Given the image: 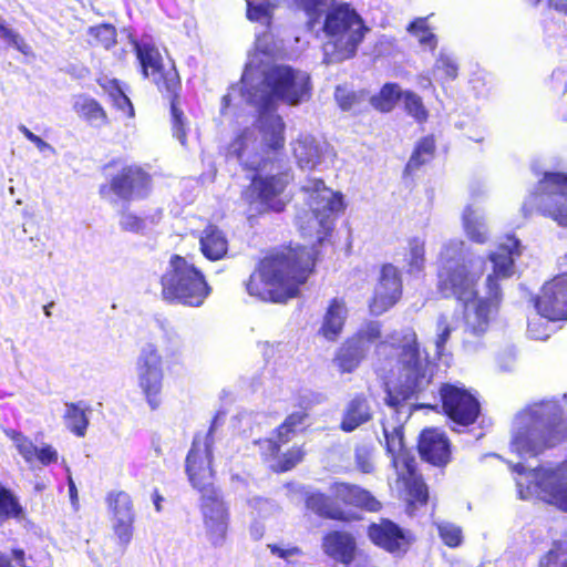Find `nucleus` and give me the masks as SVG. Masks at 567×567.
Masks as SVG:
<instances>
[{"mask_svg": "<svg viewBox=\"0 0 567 567\" xmlns=\"http://www.w3.org/2000/svg\"><path fill=\"white\" fill-rule=\"evenodd\" d=\"M163 95L169 100L173 136L185 146L187 144V121L183 110L178 106L181 90H176L175 93H165Z\"/></svg>", "mask_w": 567, "mask_h": 567, "instance_id": "36", "label": "nucleus"}, {"mask_svg": "<svg viewBox=\"0 0 567 567\" xmlns=\"http://www.w3.org/2000/svg\"><path fill=\"white\" fill-rule=\"evenodd\" d=\"M559 559V553L557 549H550L548 550L545 556L540 560V566L543 567H550L553 565H556Z\"/></svg>", "mask_w": 567, "mask_h": 567, "instance_id": "62", "label": "nucleus"}, {"mask_svg": "<svg viewBox=\"0 0 567 567\" xmlns=\"http://www.w3.org/2000/svg\"><path fill=\"white\" fill-rule=\"evenodd\" d=\"M301 190L307 195L311 214L299 217L298 227L305 238H313L312 247L282 245L268 250L256 264L245 282L249 296L270 303H285L300 293V288L315 272L318 246L330 240L333 214L344 210L343 196L332 192L321 178H309Z\"/></svg>", "mask_w": 567, "mask_h": 567, "instance_id": "1", "label": "nucleus"}, {"mask_svg": "<svg viewBox=\"0 0 567 567\" xmlns=\"http://www.w3.org/2000/svg\"><path fill=\"white\" fill-rule=\"evenodd\" d=\"M256 142L255 132L250 127L239 130L226 147V156L236 158L244 169L257 171L258 167L254 165L250 159L256 156V153L250 152V147Z\"/></svg>", "mask_w": 567, "mask_h": 567, "instance_id": "29", "label": "nucleus"}, {"mask_svg": "<svg viewBox=\"0 0 567 567\" xmlns=\"http://www.w3.org/2000/svg\"><path fill=\"white\" fill-rule=\"evenodd\" d=\"M310 417L309 408L305 406L298 411L289 413L285 420L272 431V437H264L255 441L259 451L267 456H276L281 446L289 443Z\"/></svg>", "mask_w": 567, "mask_h": 567, "instance_id": "20", "label": "nucleus"}, {"mask_svg": "<svg viewBox=\"0 0 567 567\" xmlns=\"http://www.w3.org/2000/svg\"><path fill=\"white\" fill-rule=\"evenodd\" d=\"M382 324L369 321L344 339L334 352L332 362L341 374L354 372L364 361L368 346L380 341Z\"/></svg>", "mask_w": 567, "mask_h": 567, "instance_id": "13", "label": "nucleus"}, {"mask_svg": "<svg viewBox=\"0 0 567 567\" xmlns=\"http://www.w3.org/2000/svg\"><path fill=\"white\" fill-rule=\"evenodd\" d=\"M439 536L450 548L458 547L462 544V529L457 525L451 523H442L437 525Z\"/></svg>", "mask_w": 567, "mask_h": 567, "instance_id": "47", "label": "nucleus"}, {"mask_svg": "<svg viewBox=\"0 0 567 567\" xmlns=\"http://www.w3.org/2000/svg\"><path fill=\"white\" fill-rule=\"evenodd\" d=\"M110 100L112 102V105L117 111H121L125 117L133 118L135 116L133 103L123 90L111 96Z\"/></svg>", "mask_w": 567, "mask_h": 567, "instance_id": "53", "label": "nucleus"}, {"mask_svg": "<svg viewBox=\"0 0 567 567\" xmlns=\"http://www.w3.org/2000/svg\"><path fill=\"white\" fill-rule=\"evenodd\" d=\"M367 536L374 546L395 556L404 555L412 543L411 535L389 518L370 523L367 526Z\"/></svg>", "mask_w": 567, "mask_h": 567, "instance_id": "19", "label": "nucleus"}, {"mask_svg": "<svg viewBox=\"0 0 567 567\" xmlns=\"http://www.w3.org/2000/svg\"><path fill=\"white\" fill-rule=\"evenodd\" d=\"M59 458L58 452L51 445H43L38 449V461L43 465L56 463Z\"/></svg>", "mask_w": 567, "mask_h": 567, "instance_id": "57", "label": "nucleus"}, {"mask_svg": "<svg viewBox=\"0 0 567 567\" xmlns=\"http://www.w3.org/2000/svg\"><path fill=\"white\" fill-rule=\"evenodd\" d=\"M347 313L348 310L344 300L332 298L323 315L319 334L328 341H336L343 331Z\"/></svg>", "mask_w": 567, "mask_h": 567, "instance_id": "28", "label": "nucleus"}, {"mask_svg": "<svg viewBox=\"0 0 567 567\" xmlns=\"http://www.w3.org/2000/svg\"><path fill=\"white\" fill-rule=\"evenodd\" d=\"M199 249L206 259L220 260L228 251L227 237L217 225L208 224L199 237Z\"/></svg>", "mask_w": 567, "mask_h": 567, "instance_id": "30", "label": "nucleus"}, {"mask_svg": "<svg viewBox=\"0 0 567 567\" xmlns=\"http://www.w3.org/2000/svg\"><path fill=\"white\" fill-rule=\"evenodd\" d=\"M87 410L89 406L82 404V402L66 403L65 405V425L73 434L79 437H83L85 435L86 429L89 426V419L86 415Z\"/></svg>", "mask_w": 567, "mask_h": 567, "instance_id": "34", "label": "nucleus"}, {"mask_svg": "<svg viewBox=\"0 0 567 567\" xmlns=\"http://www.w3.org/2000/svg\"><path fill=\"white\" fill-rule=\"evenodd\" d=\"M391 465L395 471L398 483L422 476L416 457L411 450L391 457Z\"/></svg>", "mask_w": 567, "mask_h": 567, "instance_id": "37", "label": "nucleus"}, {"mask_svg": "<svg viewBox=\"0 0 567 567\" xmlns=\"http://www.w3.org/2000/svg\"><path fill=\"white\" fill-rule=\"evenodd\" d=\"M107 511L113 522L112 529L121 546L133 539L135 511L134 503L125 491H111L105 496Z\"/></svg>", "mask_w": 567, "mask_h": 567, "instance_id": "17", "label": "nucleus"}, {"mask_svg": "<svg viewBox=\"0 0 567 567\" xmlns=\"http://www.w3.org/2000/svg\"><path fill=\"white\" fill-rule=\"evenodd\" d=\"M329 492L332 494L333 504L348 511L351 515H355L353 511L378 513L383 507L369 489L357 484L336 481L330 484Z\"/></svg>", "mask_w": 567, "mask_h": 567, "instance_id": "18", "label": "nucleus"}, {"mask_svg": "<svg viewBox=\"0 0 567 567\" xmlns=\"http://www.w3.org/2000/svg\"><path fill=\"white\" fill-rule=\"evenodd\" d=\"M307 17V25L312 29L324 14L322 31L338 49L339 60L355 55L369 28L360 14L349 3L342 2L328 8L329 0H289Z\"/></svg>", "mask_w": 567, "mask_h": 567, "instance_id": "4", "label": "nucleus"}, {"mask_svg": "<svg viewBox=\"0 0 567 567\" xmlns=\"http://www.w3.org/2000/svg\"><path fill=\"white\" fill-rule=\"evenodd\" d=\"M559 268L561 271L547 280L533 298L537 313L551 322L567 321V252Z\"/></svg>", "mask_w": 567, "mask_h": 567, "instance_id": "15", "label": "nucleus"}, {"mask_svg": "<svg viewBox=\"0 0 567 567\" xmlns=\"http://www.w3.org/2000/svg\"><path fill=\"white\" fill-rule=\"evenodd\" d=\"M566 426L560 415L546 422L536 435H522L515 444L519 453L537 456L546 449L554 446L564 436Z\"/></svg>", "mask_w": 567, "mask_h": 567, "instance_id": "22", "label": "nucleus"}, {"mask_svg": "<svg viewBox=\"0 0 567 567\" xmlns=\"http://www.w3.org/2000/svg\"><path fill=\"white\" fill-rule=\"evenodd\" d=\"M425 261V241L420 237L410 238L405 257L406 272L412 275L423 271Z\"/></svg>", "mask_w": 567, "mask_h": 567, "instance_id": "39", "label": "nucleus"}, {"mask_svg": "<svg viewBox=\"0 0 567 567\" xmlns=\"http://www.w3.org/2000/svg\"><path fill=\"white\" fill-rule=\"evenodd\" d=\"M551 496L554 502L564 511H567V483L553 488Z\"/></svg>", "mask_w": 567, "mask_h": 567, "instance_id": "60", "label": "nucleus"}, {"mask_svg": "<svg viewBox=\"0 0 567 567\" xmlns=\"http://www.w3.org/2000/svg\"><path fill=\"white\" fill-rule=\"evenodd\" d=\"M145 220L141 216L131 212L122 213L120 227L123 231L138 234L145 229Z\"/></svg>", "mask_w": 567, "mask_h": 567, "instance_id": "52", "label": "nucleus"}, {"mask_svg": "<svg viewBox=\"0 0 567 567\" xmlns=\"http://www.w3.org/2000/svg\"><path fill=\"white\" fill-rule=\"evenodd\" d=\"M131 43L143 79L151 80L161 94L182 90L175 62L163 54L153 41L133 39Z\"/></svg>", "mask_w": 567, "mask_h": 567, "instance_id": "9", "label": "nucleus"}, {"mask_svg": "<svg viewBox=\"0 0 567 567\" xmlns=\"http://www.w3.org/2000/svg\"><path fill=\"white\" fill-rule=\"evenodd\" d=\"M21 512L22 508L12 492L0 486V523L18 517Z\"/></svg>", "mask_w": 567, "mask_h": 567, "instance_id": "43", "label": "nucleus"}, {"mask_svg": "<svg viewBox=\"0 0 567 567\" xmlns=\"http://www.w3.org/2000/svg\"><path fill=\"white\" fill-rule=\"evenodd\" d=\"M383 435L385 439V451L390 457L408 451L404 442V427L402 424L389 425L382 423Z\"/></svg>", "mask_w": 567, "mask_h": 567, "instance_id": "40", "label": "nucleus"}, {"mask_svg": "<svg viewBox=\"0 0 567 567\" xmlns=\"http://www.w3.org/2000/svg\"><path fill=\"white\" fill-rule=\"evenodd\" d=\"M8 435L16 442L17 447L19 449V451L23 455V457L27 461H30L32 457V451L28 446L27 440L20 433L16 432V431L8 432Z\"/></svg>", "mask_w": 567, "mask_h": 567, "instance_id": "59", "label": "nucleus"}, {"mask_svg": "<svg viewBox=\"0 0 567 567\" xmlns=\"http://www.w3.org/2000/svg\"><path fill=\"white\" fill-rule=\"evenodd\" d=\"M261 457L265 461H272L274 464L271 465V468L275 473H285L288 471L293 470L297 465L303 462L307 451L305 449V445H292L289 447L286 452L280 453L281 450L278 452V455L276 456H267L262 453V451H259Z\"/></svg>", "mask_w": 567, "mask_h": 567, "instance_id": "32", "label": "nucleus"}, {"mask_svg": "<svg viewBox=\"0 0 567 567\" xmlns=\"http://www.w3.org/2000/svg\"><path fill=\"white\" fill-rule=\"evenodd\" d=\"M303 502L307 511L322 519L347 523L358 518L357 515H351L348 511L334 505L331 493L328 495L320 491L307 492Z\"/></svg>", "mask_w": 567, "mask_h": 567, "instance_id": "23", "label": "nucleus"}, {"mask_svg": "<svg viewBox=\"0 0 567 567\" xmlns=\"http://www.w3.org/2000/svg\"><path fill=\"white\" fill-rule=\"evenodd\" d=\"M161 296L171 305L197 308L212 293L204 272L185 257L174 254L159 278Z\"/></svg>", "mask_w": 567, "mask_h": 567, "instance_id": "6", "label": "nucleus"}, {"mask_svg": "<svg viewBox=\"0 0 567 567\" xmlns=\"http://www.w3.org/2000/svg\"><path fill=\"white\" fill-rule=\"evenodd\" d=\"M520 241L514 235H505L495 250L487 255L492 272L485 278V297L478 298V284L483 271L474 269L463 240L447 241L437 257L436 289L445 298H454L465 307L464 323L472 334H484L503 302L501 281L514 274L515 260L520 257Z\"/></svg>", "mask_w": 567, "mask_h": 567, "instance_id": "2", "label": "nucleus"}, {"mask_svg": "<svg viewBox=\"0 0 567 567\" xmlns=\"http://www.w3.org/2000/svg\"><path fill=\"white\" fill-rule=\"evenodd\" d=\"M391 465L395 471L398 483L422 476L416 457L411 450L391 457Z\"/></svg>", "mask_w": 567, "mask_h": 567, "instance_id": "38", "label": "nucleus"}, {"mask_svg": "<svg viewBox=\"0 0 567 567\" xmlns=\"http://www.w3.org/2000/svg\"><path fill=\"white\" fill-rule=\"evenodd\" d=\"M373 417V410L369 396L364 393H355L347 403L340 421V430L350 433L368 423Z\"/></svg>", "mask_w": 567, "mask_h": 567, "instance_id": "26", "label": "nucleus"}, {"mask_svg": "<svg viewBox=\"0 0 567 567\" xmlns=\"http://www.w3.org/2000/svg\"><path fill=\"white\" fill-rule=\"evenodd\" d=\"M0 567H27L24 551L13 549L10 555L0 551Z\"/></svg>", "mask_w": 567, "mask_h": 567, "instance_id": "54", "label": "nucleus"}, {"mask_svg": "<svg viewBox=\"0 0 567 567\" xmlns=\"http://www.w3.org/2000/svg\"><path fill=\"white\" fill-rule=\"evenodd\" d=\"M412 504L425 505L429 502V488L423 476L406 480L400 483Z\"/></svg>", "mask_w": 567, "mask_h": 567, "instance_id": "42", "label": "nucleus"}, {"mask_svg": "<svg viewBox=\"0 0 567 567\" xmlns=\"http://www.w3.org/2000/svg\"><path fill=\"white\" fill-rule=\"evenodd\" d=\"M96 83L107 94L109 97L113 96L114 94L123 90L117 79H107L105 76H100L96 79Z\"/></svg>", "mask_w": 567, "mask_h": 567, "instance_id": "56", "label": "nucleus"}, {"mask_svg": "<svg viewBox=\"0 0 567 567\" xmlns=\"http://www.w3.org/2000/svg\"><path fill=\"white\" fill-rule=\"evenodd\" d=\"M406 29L411 34L417 38L421 44L435 47L436 39L426 22V18H416Z\"/></svg>", "mask_w": 567, "mask_h": 567, "instance_id": "46", "label": "nucleus"}, {"mask_svg": "<svg viewBox=\"0 0 567 567\" xmlns=\"http://www.w3.org/2000/svg\"><path fill=\"white\" fill-rule=\"evenodd\" d=\"M137 384L152 410L162 404L164 388V357L155 344H146L136 362Z\"/></svg>", "mask_w": 567, "mask_h": 567, "instance_id": "14", "label": "nucleus"}, {"mask_svg": "<svg viewBox=\"0 0 567 567\" xmlns=\"http://www.w3.org/2000/svg\"><path fill=\"white\" fill-rule=\"evenodd\" d=\"M439 403H422L420 409L439 411L454 426L468 427L476 423L481 415L478 398L464 385L443 382L439 386Z\"/></svg>", "mask_w": 567, "mask_h": 567, "instance_id": "10", "label": "nucleus"}, {"mask_svg": "<svg viewBox=\"0 0 567 567\" xmlns=\"http://www.w3.org/2000/svg\"><path fill=\"white\" fill-rule=\"evenodd\" d=\"M436 153V138L433 134L421 137L414 145L409 161L406 162L403 175L410 176L425 164L430 163Z\"/></svg>", "mask_w": 567, "mask_h": 567, "instance_id": "31", "label": "nucleus"}, {"mask_svg": "<svg viewBox=\"0 0 567 567\" xmlns=\"http://www.w3.org/2000/svg\"><path fill=\"white\" fill-rule=\"evenodd\" d=\"M401 341V346L391 344L392 348L399 349L395 359L399 381L386 389L385 396V404L396 411L409 400L417 398L433 381L430 362L421 358L415 331L411 329Z\"/></svg>", "mask_w": 567, "mask_h": 567, "instance_id": "5", "label": "nucleus"}, {"mask_svg": "<svg viewBox=\"0 0 567 567\" xmlns=\"http://www.w3.org/2000/svg\"><path fill=\"white\" fill-rule=\"evenodd\" d=\"M213 426L205 435L197 433L186 455L185 470L193 488L200 493V509L208 537L220 545L228 530L229 512L220 492L215 487L213 468Z\"/></svg>", "mask_w": 567, "mask_h": 567, "instance_id": "3", "label": "nucleus"}, {"mask_svg": "<svg viewBox=\"0 0 567 567\" xmlns=\"http://www.w3.org/2000/svg\"><path fill=\"white\" fill-rule=\"evenodd\" d=\"M334 97L342 111H351L362 104V102L365 100V92H354L343 87H337Z\"/></svg>", "mask_w": 567, "mask_h": 567, "instance_id": "45", "label": "nucleus"}, {"mask_svg": "<svg viewBox=\"0 0 567 567\" xmlns=\"http://www.w3.org/2000/svg\"><path fill=\"white\" fill-rule=\"evenodd\" d=\"M261 85L265 93L259 100L261 109L267 110L275 100L295 106L309 101L312 83L309 73L286 64H274L264 72Z\"/></svg>", "mask_w": 567, "mask_h": 567, "instance_id": "7", "label": "nucleus"}, {"mask_svg": "<svg viewBox=\"0 0 567 567\" xmlns=\"http://www.w3.org/2000/svg\"><path fill=\"white\" fill-rule=\"evenodd\" d=\"M354 461L357 468L361 473H372L374 471L373 449L364 444L355 446Z\"/></svg>", "mask_w": 567, "mask_h": 567, "instance_id": "49", "label": "nucleus"}, {"mask_svg": "<svg viewBox=\"0 0 567 567\" xmlns=\"http://www.w3.org/2000/svg\"><path fill=\"white\" fill-rule=\"evenodd\" d=\"M421 458L436 467H445L452 460V444L445 432L436 427L423 429L417 440Z\"/></svg>", "mask_w": 567, "mask_h": 567, "instance_id": "21", "label": "nucleus"}, {"mask_svg": "<svg viewBox=\"0 0 567 567\" xmlns=\"http://www.w3.org/2000/svg\"><path fill=\"white\" fill-rule=\"evenodd\" d=\"M286 123L276 114L270 115L259 126L261 152L265 155H280L286 147Z\"/></svg>", "mask_w": 567, "mask_h": 567, "instance_id": "25", "label": "nucleus"}, {"mask_svg": "<svg viewBox=\"0 0 567 567\" xmlns=\"http://www.w3.org/2000/svg\"><path fill=\"white\" fill-rule=\"evenodd\" d=\"M103 172L113 171L107 183L99 186V195L107 199L114 195L117 199L130 203L145 199L153 189V176L142 165L113 158L103 166Z\"/></svg>", "mask_w": 567, "mask_h": 567, "instance_id": "8", "label": "nucleus"}, {"mask_svg": "<svg viewBox=\"0 0 567 567\" xmlns=\"http://www.w3.org/2000/svg\"><path fill=\"white\" fill-rule=\"evenodd\" d=\"M68 487H69V496L72 505L76 506L79 498H78V489L75 486V483L71 476L68 477Z\"/></svg>", "mask_w": 567, "mask_h": 567, "instance_id": "64", "label": "nucleus"}, {"mask_svg": "<svg viewBox=\"0 0 567 567\" xmlns=\"http://www.w3.org/2000/svg\"><path fill=\"white\" fill-rule=\"evenodd\" d=\"M434 71L439 72L443 80L453 81L458 75V65L451 56L440 54L435 61Z\"/></svg>", "mask_w": 567, "mask_h": 567, "instance_id": "50", "label": "nucleus"}, {"mask_svg": "<svg viewBox=\"0 0 567 567\" xmlns=\"http://www.w3.org/2000/svg\"><path fill=\"white\" fill-rule=\"evenodd\" d=\"M8 435L16 442L17 447L19 449V451L23 455V457L27 461H30L32 457V451L28 446L27 440L20 433L16 432V431L8 432Z\"/></svg>", "mask_w": 567, "mask_h": 567, "instance_id": "58", "label": "nucleus"}, {"mask_svg": "<svg viewBox=\"0 0 567 567\" xmlns=\"http://www.w3.org/2000/svg\"><path fill=\"white\" fill-rule=\"evenodd\" d=\"M87 44L92 48H101L104 50L113 49L117 43L116 28L109 22L92 25L86 31Z\"/></svg>", "mask_w": 567, "mask_h": 567, "instance_id": "33", "label": "nucleus"}, {"mask_svg": "<svg viewBox=\"0 0 567 567\" xmlns=\"http://www.w3.org/2000/svg\"><path fill=\"white\" fill-rule=\"evenodd\" d=\"M549 9L567 17V0H547Z\"/></svg>", "mask_w": 567, "mask_h": 567, "instance_id": "63", "label": "nucleus"}, {"mask_svg": "<svg viewBox=\"0 0 567 567\" xmlns=\"http://www.w3.org/2000/svg\"><path fill=\"white\" fill-rule=\"evenodd\" d=\"M468 215L463 217V227L467 238L476 244L483 245L488 240V234L484 225L480 224L472 215V208H467Z\"/></svg>", "mask_w": 567, "mask_h": 567, "instance_id": "44", "label": "nucleus"}, {"mask_svg": "<svg viewBox=\"0 0 567 567\" xmlns=\"http://www.w3.org/2000/svg\"><path fill=\"white\" fill-rule=\"evenodd\" d=\"M322 548L327 556L346 566L352 564L357 555L354 537L343 530L328 532L322 538Z\"/></svg>", "mask_w": 567, "mask_h": 567, "instance_id": "24", "label": "nucleus"}, {"mask_svg": "<svg viewBox=\"0 0 567 567\" xmlns=\"http://www.w3.org/2000/svg\"><path fill=\"white\" fill-rule=\"evenodd\" d=\"M292 153L301 166H311L318 162V148L306 137H298L292 142Z\"/></svg>", "mask_w": 567, "mask_h": 567, "instance_id": "41", "label": "nucleus"}, {"mask_svg": "<svg viewBox=\"0 0 567 567\" xmlns=\"http://www.w3.org/2000/svg\"><path fill=\"white\" fill-rule=\"evenodd\" d=\"M73 110L78 117L91 127L101 128L111 124L106 109L90 95H79L73 103Z\"/></svg>", "mask_w": 567, "mask_h": 567, "instance_id": "27", "label": "nucleus"}, {"mask_svg": "<svg viewBox=\"0 0 567 567\" xmlns=\"http://www.w3.org/2000/svg\"><path fill=\"white\" fill-rule=\"evenodd\" d=\"M267 547L274 556L285 560H288L289 558L295 556L302 555V550L298 546H289L284 548L277 544H268Z\"/></svg>", "mask_w": 567, "mask_h": 567, "instance_id": "55", "label": "nucleus"}, {"mask_svg": "<svg viewBox=\"0 0 567 567\" xmlns=\"http://www.w3.org/2000/svg\"><path fill=\"white\" fill-rule=\"evenodd\" d=\"M534 196L540 214L567 229V173L545 172Z\"/></svg>", "mask_w": 567, "mask_h": 567, "instance_id": "12", "label": "nucleus"}, {"mask_svg": "<svg viewBox=\"0 0 567 567\" xmlns=\"http://www.w3.org/2000/svg\"><path fill=\"white\" fill-rule=\"evenodd\" d=\"M247 18L250 21H260L268 17L272 7L270 0H246Z\"/></svg>", "mask_w": 567, "mask_h": 567, "instance_id": "51", "label": "nucleus"}, {"mask_svg": "<svg viewBox=\"0 0 567 567\" xmlns=\"http://www.w3.org/2000/svg\"><path fill=\"white\" fill-rule=\"evenodd\" d=\"M402 97V92L398 83L388 82L383 84L380 91L369 99L370 104L381 113L391 112L395 104Z\"/></svg>", "mask_w": 567, "mask_h": 567, "instance_id": "35", "label": "nucleus"}, {"mask_svg": "<svg viewBox=\"0 0 567 567\" xmlns=\"http://www.w3.org/2000/svg\"><path fill=\"white\" fill-rule=\"evenodd\" d=\"M404 105L408 114L413 116L417 122H425L427 120V110L425 109L422 99L415 93H404Z\"/></svg>", "mask_w": 567, "mask_h": 567, "instance_id": "48", "label": "nucleus"}, {"mask_svg": "<svg viewBox=\"0 0 567 567\" xmlns=\"http://www.w3.org/2000/svg\"><path fill=\"white\" fill-rule=\"evenodd\" d=\"M403 279L400 269L391 262L380 266V274L369 300V310L380 316L392 309L402 298Z\"/></svg>", "mask_w": 567, "mask_h": 567, "instance_id": "16", "label": "nucleus"}, {"mask_svg": "<svg viewBox=\"0 0 567 567\" xmlns=\"http://www.w3.org/2000/svg\"><path fill=\"white\" fill-rule=\"evenodd\" d=\"M288 186L286 173L254 175L250 184L243 190V199L248 206V218L285 210L286 203L280 197Z\"/></svg>", "mask_w": 567, "mask_h": 567, "instance_id": "11", "label": "nucleus"}, {"mask_svg": "<svg viewBox=\"0 0 567 567\" xmlns=\"http://www.w3.org/2000/svg\"><path fill=\"white\" fill-rule=\"evenodd\" d=\"M451 331H452V329L450 328V326L445 324L444 328L442 329V331L436 336L435 347H436L437 353L443 352L445 343L451 336Z\"/></svg>", "mask_w": 567, "mask_h": 567, "instance_id": "61", "label": "nucleus"}]
</instances>
